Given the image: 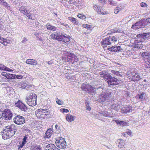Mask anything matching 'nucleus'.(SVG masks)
<instances>
[{
  "label": "nucleus",
  "mask_w": 150,
  "mask_h": 150,
  "mask_svg": "<svg viewBox=\"0 0 150 150\" xmlns=\"http://www.w3.org/2000/svg\"><path fill=\"white\" fill-rule=\"evenodd\" d=\"M15 74H11L8 73V75L7 76V79H15Z\"/></svg>",
  "instance_id": "473e14b6"
},
{
  "label": "nucleus",
  "mask_w": 150,
  "mask_h": 150,
  "mask_svg": "<svg viewBox=\"0 0 150 150\" xmlns=\"http://www.w3.org/2000/svg\"><path fill=\"white\" fill-rule=\"evenodd\" d=\"M137 39L134 41L133 47L134 48L141 49L143 47L142 42L146 39H150V33H144L137 34Z\"/></svg>",
  "instance_id": "f257e3e1"
},
{
  "label": "nucleus",
  "mask_w": 150,
  "mask_h": 150,
  "mask_svg": "<svg viewBox=\"0 0 150 150\" xmlns=\"http://www.w3.org/2000/svg\"><path fill=\"white\" fill-rule=\"evenodd\" d=\"M56 101L57 103L59 105H62L63 104V101H61L60 100L58 99L57 98H56Z\"/></svg>",
  "instance_id": "37998d69"
},
{
  "label": "nucleus",
  "mask_w": 150,
  "mask_h": 150,
  "mask_svg": "<svg viewBox=\"0 0 150 150\" xmlns=\"http://www.w3.org/2000/svg\"><path fill=\"white\" fill-rule=\"evenodd\" d=\"M81 89L84 91L89 94L92 95H94L96 93V91L97 90L102 89L101 86L96 87H93L88 84H86L83 83L81 87Z\"/></svg>",
  "instance_id": "20e7f679"
},
{
  "label": "nucleus",
  "mask_w": 150,
  "mask_h": 150,
  "mask_svg": "<svg viewBox=\"0 0 150 150\" xmlns=\"http://www.w3.org/2000/svg\"><path fill=\"white\" fill-rule=\"evenodd\" d=\"M8 73L2 72L1 74L2 76H5L7 79V76L8 75Z\"/></svg>",
  "instance_id": "13d9d810"
},
{
  "label": "nucleus",
  "mask_w": 150,
  "mask_h": 150,
  "mask_svg": "<svg viewBox=\"0 0 150 150\" xmlns=\"http://www.w3.org/2000/svg\"><path fill=\"white\" fill-rule=\"evenodd\" d=\"M56 144L57 146L61 149H64L66 147V142L63 138L58 137L56 138Z\"/></svg>",
  "instance_id": "423d86ee"
},
{
  "label": "nucleus",
  "mask_w": 150,
  "mask_h": 150,
  "mask_svg": "<svg viewBox=\"0 0 150 150\" xmlns=\"http://www.w3.org/2000/svg\"><path fill=\"white\" fill-rule=\"evenodd\" d=\"M68 19L75 25L76 27L80 25V24L79 23L78 20L75 18L72 17H68Z\"/></svg>",
  "instance_id": "a211bd4d"
},
{
  "label": "nucleus",
  "mask_w": 150,
  "mask_h": 150,
  "mask_svg": "<svg viewBox=\"0 0 150 150\" xmlns=\"http://www.w3.org/2000/svg\"><path fill=\"white\" fill-rule=\"evenodd\" d=\"M101 43L102 45L105 47L107 46V45H110L112 43L110 40L109 39V37L102 39Z\"/></svg>",
  "instance_id": "2eb2a0df"
},
{
  "label": "nucleus",
  "mask_w": 150,
  "mask_h": 150,
  "mask_svg": "<svg viewBox=\"0 0 150 150\" xmlns=\"http://www.w3.org/2000/svg\"><path fill=\"white\" fill-rule=\"evenodd\" d=\"M113 121H115L117 124H119L120 125V121L118 120H113Z\"/></svg>",
  "instance_id": "e2e57ef3"
},
{
  "label": "nucleus",
  "mask_w": 150,
  "mask_h": 150,
  "mask_svg": "<svg viewBox=\"0 0 150 150\" xmlns=\"http://www.w3.org/2000/svg\"><path fill=\"white\" fill-rule=\"evenodd\" d=\"M126 134H127L131 136L132 134L131 131L129 130V129H127L126 130L125 132L124 133V134L125 135Z\"/></svg>",
  "instance_id": "8fccbe9b"
},
{
  "label": "nucleus",
  "mask_w": 150,
  "mask_h": 150,
  "mask_svg": "<svg viewBox=\"0 0 150 150\" xmlns=\"http://www.w3.org/2000/svg\"><path fill=\"white\" fill-rule=\"evenodd\" d=\"M108 1L109 4L112 6H116L117 4V2L113 1L112 0H108Z\"/></svg>",
  "instance_id": "4c0bfd02"
},
{
  "label": "nucleus",
  "mask_w": 150,
  "mask_h": 150,
  "mask_svg": "<svg viewBox=\"0 0 150 150\" xmlns=\"http://www.w3.org/2000/svg\"><path fill=\"white\" fill-rule=\"evenodd\" d=\"M111 108L112 109H114L116 111L119 110L120 108V105L118 104H115L112 105L111 106Z\"/></svg>",
  "instance_id": "c85d7f7f"
},
{
  "label": "nucleus",
  "mask_w": 150,
  "mask_h": 150,
  "mask_svg": "<svg viewBox=\"0 0 150 150\" xmlns=\"http://www.w3.org/2000/svg\"><path fill=\"white\" fill-rule=\"evenodd\" d=\"M3 5L4 6H6L7 8H9V6H8V4L6 2H3Z\"/></svg>",
  "instance_id": "bf43d9fd"
},
{
  "label": "nucleus",
  "mask_w": 150,
  "mask_h": 150,
  "mask_svg": "<svg viewBox=\"0 0 150 150\" xmlns=\"http://www.w3.org/2000/svg\"><path fill=\"white\" fill-rule=\"evenodd\" d=\"M5 41H6V39H4L3 38L0 37V42L2 44L4 45H6V44H5Z\"/></svg>",
  "instance_id": "a19ab883"
},
{
  "label": "nucleus",
  "mask_w": 150,
  "mask_h": 150,
  "mask_svg": "<svg viewBox=\"0 0 150 150\" xmlns=\"http://www.w3.org/2000/svg\"><path fill=\"white\" fill-rule=\"evenodd\" d=\"M47 29L50 30L55 31L57 29V28L51 25L50 23H47L45 25Z\"/></svg>",
  "instance_id": "b1692460"
},
{
  "label": "nucleus",
  "mask_w": 150,
  "mask_h": 150,
  "mask_svg": "<svg viewBox=\"0 0 150 150\" xmlns=\"http://www.w3.org/2000/svg\"><path fill=\"white\" fill-rule=\"evenodd\" d=\"M77 16L78 18L82 19H85L86 18L85 15L81 14L78 15Z\"/></svg>",
  "instance_id": "c03bdc74"
},
{
  "label": "nucleus",
  "mask_w": 150,
  "mask_h": 150,
  "mask_svg": "<svg viewBox=\"0 0 150 150\" xmlns=\"http://www.w3.org/2000/svg\"><path fill=\"white\" fill-rule=\"evenodd\" d=\"M53 133V129L50 128L47 130L45 134V138H48L50 137Z\"/></svg>",
  "instance_id": "4be33fe9"
},
{
  "label": "nucleus",
  "mask_w": 150,
  "mask_h": 150,
  "mask_svg": "<svg viewBox=\"0 0 150 150\" xmlns=\"http://www.w3.org/2000/svg\"><path fill=\"white\" fill-rule=\"evenodd\" d=\"M23 129L25 131L27 132H30V130L26 127H24Z\"/></svg>",
  "instance_id": "052dcab7"
},
{
  "label": "nucleus",
  "mask_w": 150,
  "mask_h": 150,
  "mask_svg": "<svg viewBox=\"0 0 150 150\" xmlns=\"http://www.w3.org/2000/svg\"><path fill=\"white\" fill-rule=\"evenodd\" d=\"M29 136L26 135L24 137L22 141L19 142L17 143V148L20 150H24L27 148L26 145L27 142L26 140L28 139Z\"/></svg>",
  "instance_id": "0eeeda50"
},
{
  "label": "nucleus",
  "mask_w": 150,
  "mask_h": 150,
  "mask_svg": "<svg viewBox=\"0 0 150 150\" xmlns=\"http://www.w3.org/2000/svg\"><path fill=\"white\" fill-rule=\"evenodd\" d=\"M15 105L22 111L26 112L28 108L20 100H18L15 103Z\"/></svg>",
  "instance_id": "9d476101"
},
{
  "label": "nucleus",
  "mask_w": 150,
  "mask_h": 150,
  "mask_svg": "<svg viewBox=\"0 0 150 150\" xmlns=\"http://www.w3.org/2000/svg\"><path fill=\"white\" fill-rule=\"evenodd\" d=\"M120 125L123 126L126 125L127 124V123L126 122L124 121H120Z\"/></svg>",
  "instance_id": "5fc2aeb1"
},
{
  "label": "nucleus",
  "mask_w": 150,
  "mask_h": 150,
  "mask_svg": "<svg viewBox=\"0 0 150 150\" xmlns=\"http://www.w3.org/2000/svg\"><path fill=\"white\" fill-rule=\"evenodd\" d=\"M86 108L87 110L90 111L91 110V108L89 106V104L88 102L86 103Z\"/></svg>",
  "instance_id": "49530a36"
},
{
  "label": "nucleus",
  "mask_w": 150,
  "mask_h": 150,
  "mask_svg": "<svg viewBox=\"0 0 150 150\" xmlns=\"http://www.w3.org/2000/svg\"><path fill=\"white\" fill-rule=\"evenodd\" d=\"M57 34H58L57 33L56 34H52L50 35V37L51 38H52L53 39H55L56 40H57Z\"/></svg>",
  "instance_id": "ea45409f"
},
{
  "label": "nucleus",
  "mask_w": 150,
  "mask_h": 150,
  "mask_svg": "<svg viewBox=\"0 0 150 150\" xmlns=\"http://www.w3.org/2000/svg\"><path fill=\"white\" fill-rule=\"evenodd\" d=\"M108 50L111 52H116L117 51H121L122 49L120 46H114L112 47L109 48Z\"/></svg>",
  "instance_id": "dca6fc26"
},
{
  "label": "nucleus",
  "mask_w": 150,
  "mask_h": 150,
  "mask_svg": "<svg viewBox=\"0 0 150 150\" xmlns=\"http://www.w3.org/2000/svg\"><path fill=\"white\" fill-rule=\"evenodd\" d=\"M134 73L132 74V81L135 82H137L141 79V77L137 72L134 71Z\"/></svg>",
  "instance_id": "9b49d317"
},
{
  "label": "nucleus",
  "mask_w": 150,
  "mask_h": 150,
  "mask_svg": "<svg viewBox=\"0 0 150 150\" xmlns=\"http://www.w3.org/2000/svg\"><path fill=\"white\" fill-rule=\"evenodd\" d=\"M25 63L28 64L35 66L37 64V61L35 59H29L26 60Z\"/></svg>",
  "instance_id": "f3484780"
},
{
  "label": "nucleus",
  "mask_w": 150,
  "mask_h": 150,
  "mask_svg": "<svg viewBox=\"0 0 150 150\" xmlns=\"http://www.w3.org/2000/svg\"><path fill=\"white\" fill-rule=\"evenodd\" d=\"M140 6L142 7H146L148 5L145 3L142 2L140 3Z\"/></svg>",
  "instance_id": "864d4df0"
},
{
  "label": "nucleus",
  "mask_w": 150,
  "mask_h": 150,
  "mask_svg": "<svg viewBox=\"0 0 150 150\" xmlns=\"http://www.w3.org/2000/svg\"><path fill=\"white\" fill-rule=\"evenodd\" d=\"M93 8L94 9L98 12V13L99 14H106V12H103L102 10L99 11L100 7L96 5H94L93 6Z\"/></svg>",
  "instance_id": "5701e85b"
},
{
  "label": "nucleus",
  "mask_w": 150,
  "mask_h": 150,
  "mask_svg": "<svg viewBox=\"0 0 150 150\" xmlns=\"http://www.w3.org/2000/svg\"><path fill=\"white\" fill-rule=\"evenodd\" d=\"M60 110L63 113H67L69 112V110L66 109H61Z\"/></svg>",
  "instance_id": "6e6d98bb"
},
{
  "label": "nucleus",
  "mask_w": 150,
  "mask_h": 150,
  "mask_svg": "<svg viewBox=\"0 0 150 150\" xmlns=\"http://www.w3.org/2000/svg\"><path fill=\"white\" fill-rule=\"evenodd\" d=\"M111 73L117 76L122 77L123 75L122 73L121 72H119L118 71L112 70L111 71Z\"/></svg>",
  "instance_id": "7c9ffc66"
},
{
  "label": "nucleus",
  "mask_w": 150,
  "mask_h": 150,
  "mask_svg": "<svg viewBox=\"0 0 150 150\" xmlns=\"http://www.w3.org/2000/svg\"><path fill=\"white\" fill-rule=\"evenodd\" d=\"M149 54L148 52H143L141 54L142 56L145 58H147Z\"/></svg>",
  "instance_id": "e433bc0d"
},
{
  "label": "nucleus",
  "mask_w": 150,
  "mask_h": 150,
  "mask_svg": "<svg viewBox=\"0 0 150 150\" xmlns=\"http://www.w3.org/2000/svg\"><path fill=\"white\" fill-rule=\"evenodd\" d=\"M64 38H65L64 35H60L58 34L57 40L59 41H62L63 42Z\"/></svg>",
  "instance_id": "2f4dec72"
},
{
  "label": "nucleus",
  "mask_w": 150,
  "mask_h": 150,
  "mask_svg": "<svg viewBox=\"0 0 150 150\" xmlns=\"http://www.w3.org/2000/svg\"><path fill=\"white\" fill-rule=\"evenodd\" d=\"M12 113L11 112L9 109H6L4 110L1 113V116L2 119L8 121L12 118Z\"/></svg>",
  "instance_id": "6e6552de"
},
{
  "label": "nucleus",
  "mask_w": 150,
  "mask_h": 150,
  "mask_svg": "<svg viewBox=\"0 0 150 150\" xmlns=\"http://www.w3.org/2000/svg\"><path fill=\"white\" fill-rule=\"evenodd\" d=\"M131 112L130 110L129 109V107H127L126 108V109L125 110V112L126 113L130 112Z\"/></svg>",
  "instance_id": "4d7b16f0"
},
{
  "label": "nucleus",
  "mask_w": 150,
  "mask_h": 150,
  "mask_svg": "<svg viewBox=\"0 0 150 150\" xmlns=\"http://www.w3.org/2000/svg\"><path fill=\"white\" fill-rule=\"evenodd\" d=\"M26 13V16L29 19H32V16L33 13H32L33 8L30 6H25Z\"/></svg>",
  "instance_id": "ddd939ff"
},
{
  "label": "nucleus",
  "mask_w": 150,
  "mask_h": 150,
  "mask_svg": "<svg viewBox=\"0 0 150 150\" xmlns=\"http://www.w3.org/2000/svg\"><path fill=\"white\" fill-rule=\"evenodd\" d=\"M69 36H65V38H64V40L63 42H64V43H66L67 42H69L70 41Z\"/></svg>",
  "instance_id": "58836bf2"
},
{
  "label": "nucleus",
  "mask_w": 150,
  "mask_h": 150,
  "mask_svg": "<svg viewBox=\"0 0 150 150\" xmlns=\"http://www.w3.org/2000/svg\"><path fill=\"white\" fill-rule=\"evenodd\" d=\"M76 117L67 114L66 117V120L69 122L74 121Z\"/></svg>",
  "instance_id": "a878e982"
},
{
  "label": "nucleus",
  "mask_w": 150,
  "mask_h": 150,
  "mask_svg": "<svg viewBox=\"0 0 150 150\" xmlns=\"http://www.w3.org/2000/svg\"><path fill=\"white\" fill-rule=\"evenodd\" d=\"M4 28V22L3 20L1 19L0 20V29H2Z\"/></svg>",
  "instance_id": "a18cd8bd"
},
{
  "label": "nucleus",
  "mask_w": 150,
  "mask_h": 150,
  "mask_svg": "<svg viewBox=\"0 0 150 150\" xmlns=\"http://www.w3.org/2000/svg\"><path fill=\"white\" fill-rule=\"evenodd\" d=\"M6 68H7V67L3 64H0V70H6Z\"/></svg>",
  "instance_id": "09e8293b"
},
{
  "label": "nucleus",
  "mask_w": 150,
  "mask_h": 150,
  "mask_svg": "<svg viewBox=\"0 0 150 150\" xmlns=\"http://www.w3.org/2000/svg\"><path fill=\"white\" fill-rule=\"evenodd\" d=\"M109 39L110 40V41L111 43L113 42H115L117 41V37L115 36H109Z\"/></svg>",
  "instance_id": "72a5a7b5"
},
{
  "label": "nucleus",
  "mask_w": 150,
  "mask_h": 150,
  "mask_svg": "<svg viewBox=\"0 0 150 150\" xmlns=\"http://www.w3.org/2000/svg\"><path fill=\"white\" fill-rule=\"evenodd\" d=\"M111 93L108 90L103 91L98 97V100L100 102L108 101Z\"/></svg>",
  "instance_id": "39448f33"
},
{
  "label": "nucleus",
  "mask_w": 150,
  "mask_h": 150,
  "mask_svg": "<svg viewBox=\"0 0 150 150\" xmlns=\"http://www.w3.org/2000/svg\"><path fill=\"white\" fill-rule=\"evenodd\" d=\"M83 26L87 29H89L91 28V25H88V24H83Z\"/></svg>",
  "instance_id": "603ef678"
},
{
  "label": "nucleus",
  "mask_w": 150,
  "mask_h": 150,
  "mask_svg": "<svg viewBox=\"0 0 150 150\" xmlns=\"http://www.w3.org/2000/svg\"><path fill=\"white\" fill-rule=\"evenodd\" d=\"M119 12V11L117 10V8H116L114 10V12L115 14Z\"/></svg>",
  "instance_id": "774afa93"
},
{
  "label": "nucleus",
  "mask_w": 150,
  "mask_h": 150,
  "mask_svg": "<svg viewBox=\"0 0 150 150\" xmlns=\"http://www.w3.org/2000/svg\"><path fill=\"white\" fill-rule=\"evenodd\" d=\"M99 1L103 4H105L106 3V1L105 0H100Z\"/></svg>",
  "instance_id": "69168bd1"
},
{
  "label": "nucleus",
  "mask_w": 150,
  "mask_h": 150,
  "mask_svg": "<svg viewBox=\"0 0 150 150\" xmlns=\"http://www.w3.org/2000/svg\"><path fill=\"white\" fill-rule=\"evenodd\" d=\"M103 116L109 117H112L113 114L107 111H105L102 113Z\"/></svg>",
  "instance_id": "c756f323"
},
{
  "label": "nucleus",
  "mask_w": 150,
  "mask_h": 150,
  "mask_svg": "<svg viewBox=\"0 0 150 150\" xmlns=\"http://www.w3.org/2000/svg\"><path fill=\"white\" fill-rule=\"evenodd\" d=\"M61 24L63 25H64L65 26L66 28H69V26L67 24L64 23H61Z\"/></svg>",
  "instance_id": "680f3d73"
},
{
  "label": "nucleus",
  "mask_w": 150,
  "mask_h": 150,
  "mask_svg": "<svg viewBox=\"0 0 150 150\" xmlns=\"http://www.w3.org/2000/svg\"><path fill=\"white\" fill-rule=\"evenodd\" d=\"M137 97L141 101L146 100L147 99L146 94L144 92H139Z\"/></svg>",
  "instance_id": "f8f14e48"
},
{
  "label": "nucleus",
  "mask_w": 150,
  "mask_h": 150,
  "mask_svg": "<svg viewBox=\"0 0 150 150\" xmlns=\"http://www.w3.org/2000/svg\"><path fill=\"white\" fill-rule=\"evenodd\" d=\"M27 41V39L25 38H24L23 40L21 42L23 43H24Z\"/></svg>",
  "instance_id": "338daca9"
},
{
  "label": "nucleus",
  "mask_w": 150,
  "mask_h": 150,
  "mask_svg": "<svg viewBox=\"0 0 150 150\" xmlns=\"http://www.w3.org/2000/svg\"><path fill=\"white\" fill-rule=\"evenodd\" d=\"M143 23L141 21L138 22L136 23L134 25L132 26V28L135 30L137 29L142 27Z\"/></svg>",
  "instance_id": "6ab92c4d"
},
{
  "label": "nucleus",
  "mask_w": 150,
  "mask_h": 150,
  "mask_svg": "<svg viewBox=\"0 0 150 150\" xmlns=\"http://www.w3.org/2000/svg\"><path fill=\"white\" fill-rule=\"evenodd\" d=\"M16 129L17 127L13 125L4 127L2 132V138L6 139L13 136L16 131Z\"/></svg>",
  "instance_id": "7ed1b4c3"
},
{
  "label": "nucleus",
  "mask_w": 150,
  "mask_h": 150,
  "mask_svg": "<svg viewBox=\"0 0 150 150\" xmlns=\"http://www.w3.org/2000/svg\"><path fill=\"white\" fill-rule=\"evenodd\" d=\"M100 74L104 79L108 80L107 83L110 87H112L120 83V81L114 77H112L110 73L102 71L100 72Z\"/></svg>",
  "instance_id": "f03ea898"
},
{
  "label": "nucleus",
  "mask_w": 150,
  "mask_h": 150,
  "mask_svg": "<svg viewBox=\"0 0 150 150\" xmlns=\"http://www.w3.org/2000/svg\"><path fill=\"white\" fill-rule=\"evenodd\" d=\"M23 76L20 75H15V79H20L23 78Z\"/></svg>",
  "instance_id": "3c124183"
},
{
  "label": "nucleus",
  "mask_w": 150,
  "mask_h": 150,
  "mask_svg": "<svg viewBox=\"0 0 150 150\" xmlns=\"http://www.w3.org/2000/svg\"><path fill=\"white\" fill-rule=\"evenodd\" d=\"M48 110L46 109V110L44 111L41 118H47L50 117V113L48 111Z\"/></svg>",
  "instance_id": "393cba45"
},
{
  "label": "nucleus",
  "mask_w": 150,
  "mask_h": 150,
  "mask_svg": "<svg viewBox=\"0 0 150 150\" xmlns=\"http://www.w3.org/2000/svg\"><path fill=\"white\" fill-rule=\"evenodd\" d=\"M18 10L20 11V12L23 14L24 15L26 16V10L25 6H22L21 7L18 8Z\"/></svg>",
  "instance_id": "cd10ccee"
},
{
  "label": "nucleus",
  "mask_w": 150,
  "mask_h": 150,
  "mask_svg": "<svg viewBox=\"0 0 150 150\" xmlns=\"http://www.w3.org/2000/svg\"><path fill=\"white\" fill-rule=\"evenodd\" d=\"M42 148L40 145H36L33 148V150H42Z\"/></svg>",
  "instance_id": "c9c22d12"
},
{
  "label": "nucleus",
  "mask_w": 150,
  "mask_h": 150,
  "mask_svg": "<svg viewBox=\"0 0 150 150\" xmlns=\"http://www.w3.org/2000/svg\"><path fill=\"white\" fill-rule=\"evenodd\" d=\"M145 66H146V67L147 68H150V63H147V64H146V63Z\"/></svg>",
  "instance_id": "0e129e2a"
},
{
  "label": "nucleus",
  "mask_w": 150,
  "mask_h": 150,
  "mask_svg": "<svg viewBox=\"0 0 150 150\" xmlns=\"http://www.w3.org/2000/svg\"><path fill=\"white\" fill-rule=\"evenodd\" d=\"M45 150H60L53 144H50L47 145L45 147Z\"/></svg>",
  "instance_id": "4468645a"
},
{
  "label": "nucleus",
  "mask_w": 150,
  "mask_h": 150,
  "mask_svg": "<svg viewBox=\"0 0 150 150\" xmlns=\"http://www.w3.org/2000/svg\"><path fill=\"white\" fill-rule=\"evenodd\" d=\"M45 110L46 109H42L40 108L37 110L35 112V115L38 117L41 118L42 116L41 115H42L43 112L45 111Z\"/></svg>",
  "instance_id": "aec40b11"
},
{
  "label": "nucleus",
  "mask_w": 150,
  "mask_h": 150,
  "mask_svg": "<svg viewBox=\"0 0 150 150\" xmlns=\"http://www.w3.org/2000/svg\"><path fill=\"white\" fill-rule=\"evenodd\" d=\"M13 120L14 122L17 125L22 124L25 122L24 117L20 115L16 116Z\"/></svg>",
  "instance_id": "1a4fd4ad"
},
{
  "label": "nucleus",
  "mask_w": 150,
  "mask_h": 150,
  "mask_svg": "<svg viewBox=\"0 0 150 150\" xmlns=\"http://www.w3.org/2000/svg\"><path fill=\"white\" fill-rule=\"evenodd\" d=\"M33 95H32V96H30V97H28L27 98L25 99V101L28 104L30 102L32 101L33 98Z\"/></svg>",
  "instance_id": "f704fd0d"
},
{
  "label": "nucleus",
  "mask_w": 150,
  "mask_h": 150,
  "mask_svg": "<svg viewBox=\"0 0 150 150\" xmlns=\"http://www.w3.org/2000/svg\"><path fill=\"white\" fill-rule=\"evenodd\" d=\"M102 115V114L101 113H99L98 114H96V118H97V119L100 120H102L101 117Z\"/></svg>",
  "instance_id": "de8ad7c7"
},
{
  "label": "nucleus",
  "mask_w": 150,
  "mask_h": 150,
  "mask_svg": "<svg viewBox=\"0 0 150 150\" xmlns=\"http://www.w3.org/2000/svg\"><path fill=\"white\" fill-rule=\"evenodd\" d=\"M134 70L133 71H128L127 72V74L128 77H129L131 78L132 77V73L133 74V73H134Z\"/></svg>",
  "instance_id": "79ce46f5"
},
{
  "label": "nucleus",
  "mask_w": 150,
  "mask_h": 150,
  "mask_svg": "<svg viewBox=\"0 0 150 150\" xmlns=\"http://www.w3.org/2000/svg\"><path fill=\"white\" fill-rule=\"evenodd\" d=\"M37 96L36 94L33 95V98L32 101L29 102L27 104L30 106H34L36 105L37 104Z\"/></svg>",
  "instance_id": "412c9836"
},
{
  "label": "nucleus",
  "mask_w": 150,
  "mask_h": 150,
  "mask_svg": "<svg viewBox=\"0 0 150 150\" xmlns=\"http://www.w3.org/2000/svg\"><path fill=\"white\" fill-rule=\"evenodd\" d=\"M119 142V144L118 146L119 147L121 148L125 145V141L122 139H119L117 140Z\"/></svg>",
  "instance_id": "bb28decb"
}]
</instances>
